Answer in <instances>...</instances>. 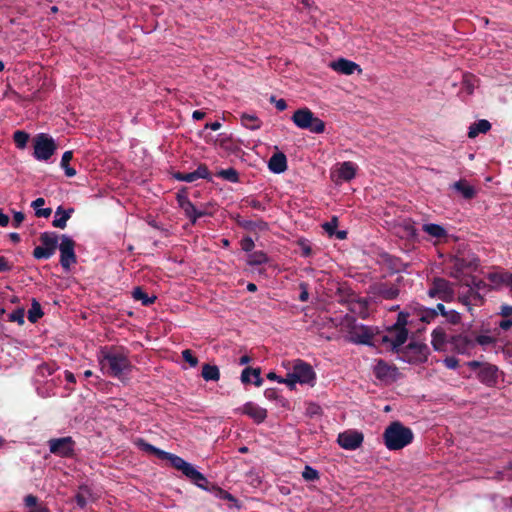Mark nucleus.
<instances>
[{"label": "nucleus", "mask_w": 512, "mask_h": 512, "mask_svg": "<svg viewBox=\"0 0 512 512\" xmlns=\"http://www.w3.org/2000/svg\"><path fill=\"white\" fill-rule=\"evenodd\" d=\"M172 176L174 179H176L178 181H183V182H188V183H192L195 181L193 172H189V173L174 172L172 174Z\"/></svg>", "instance_id": "nucleus-54"}, {"label": "nucleus", "mask_w": 512, "mask_h": 512, "mask_svg": "<svg viewBox=\"0 0 512 512\" xmlns=\"http://www.w3.org/2000/svg\"><path fill=\"white\" fill-rule=\"evenodd\" d=\"M501 480L512 481V463H509L501 471L498 472Z\"/></svg>", "instance_id": "nucleus-56"}, {"label": "nucleus", "mask_w": 512, "mask_h": 512, "mask_svg": "<svg viewBox=\"0 0 512 512\" xmlns=\"http://www.w3.org/2000/svg\"><path fill=\"white\" fill-rule=\"evenodd\" d=\"M269 261V257L264 251H254L248 254L247 264L250 266H258L266 264Z\"/></svg>", "instance_id": "nucleus-38"}, {"label": "nucleus", "mask_w": 512, "mask_h": 512, "mask_svg": "<svg viewBox=\"0 0 512 512\" xmlns=\"http://www.w3.org/2000/svg\"><path fill=\"white\" fill-rule=\"evenodd\" d=\"M243 414L252 418L256 423H262L267 418V410L253 402H247L241 408Z\"/></svg>", "instance_id": "nucleus-22"}, {"label": "nucleus", "mask_w": 512, "mask_h": 512, "mask_svg": "<svg viewBox=\"0 0 512 512\" xmlns=\"http://www.w3.org/2000/svg\"><path fill=\"white\" fill-rule=\"evenodd\" d=\"M212 490L215 492V496L218 497L219 499L232 502L236 501V498L232 494L216 485H212Z\"/></svg>", "instance_id": "nucleus-49"}, {"label": "nucleus", "mask_w": 512, "mask_h": 512, "mask_svg": "<svg viewBox=\"0 0 512 512\" xmlns=\"http://www.w3.org/2000/svg\"><path fill=\"white\" fill-rule=\"evenodd\" d=\"M406 353H413L410 362H426L429 354V348L424 343L410 342L405 347Z\"/></svg>", "instance_id": "nucleus-19"}, {"label": "nucleus", "mask_w": 512, "mask_h": 512, "mask_svg": "<svg viewBox=\"0 0 512 512\" xmlns=\"http://www.w3.org/2000/svg\"><path fill=\"white\" fill-rule=\"evenodd\" d=\"M494 338L488 335H479L475 339V344L478 343L479 345H489L494 343Z\"/></svg>", "instance_id": "nucleus-61"}, {"label": "nucleus", "mask_w": 512, "mask_h": 512, "mask_svg": "<svg viewBox=\"0 0 512 512\" xmlns=\"http://www.w3.org/2000/svg\"><path fill=\"white\" fill-rule=\"evenodd\" d=\"M53 138L46 134H39L34 138V156L38 160H48L56 150Z\"/></svg>", "instance_id": "nucleus-11"}, {"label": "nucleus", "mask_w": 512, "mask_h": 512, "mask_svg": "<svg viewBox=\"0 0 512 512\" xmlns=\"http://www.w3.org/2000/svg\"><path fill=\"white\" fill-rule=\"evenodd\" d=\"M409 309L413 311L415 318L419 319L422 323H431L438 316V311L433 308H427L421 304H412Z\"/></svg>", "instance_id": "nucleus-20"}, {"label": "nucleus", "mask_w": 512, "mask_h": 512, "mask_svg": "<svg viewBox=\"0 0 512 512\" xmlns=\"http://www.w3.org/2000/svg\"><path fill=\"white\" fill-rule=\"evenodd\" d=\"M414 433L411 428L399 421L390 423L384 430V444L390 451L403 449L413 442Z\"/></svg>", "instance_id": "nucleus-3"}, {"label": "nucleus", "mask_w": 512, "mask_h": 512, "mask_svg": "<svg viewBox=\"0 0 512 512\" xmlns=\"http://www.w3.org/2000/svg\"><path fill=\"white\" fill-rule=\"evenodd\" d=\"M91 489L87 485L79 486V489L74 497L78 507L84 508L88 503V499L91 497Z\"/></svg>", "instance_id": "nucleus-35"}, {"label": "nucleus", "mask_w": 512, "mask_h": 512, "mask_svg": "<svg viewBox=\"0 0 512 512\" xmlns=\"http://www.w3.org/2000/svg\"><path fill=\"white\" fill-rule=\"evenodd\" d=\"M451 350L458 354H470L475 347V341L467 335L458 334L449 338Z\"/></svg>", "instance_id": "nucleus-16"}, {"label": "nucleus", "mask_w": 512, "mask_h": 512, "mask_svg": "<svg viewBox=\"0 0 512 512\" xmlns=\"http://www.w3.org/2000/svg\"><path fill=\"white\" fill-rule=\"evenodd\" d=\"M270 102L274 103L276 109L279 111H284L287 108V103L284 99H276L275 96H271Z\"/></svg>", "instance_id": "nucleus-63"}, {"label": "nucleus", "mask_w": 512, "mask_h": 512, "mask_svg": "<svg viewBox=\"0 0 512 512\" xmlns=\"http://www.w3.org/2000/svg\"><path fill=\"white\" fill-rule=\"evenodd\" d=\"M24 315H25V309L23 307H20L9 314L8 320L10 322H16L19 325L24 324Z\"/></svg>", "instance_id": "nucleus-47"}, {"label": "nucleus", "mask_w": 512, "mask_h": 512, "mask_svg": "<svg viewBox=\"0 0 512 512\" xmlns=\"http://www.w3.org/2000/svg\"><path fill=\"white\" fill-rule=\"evenodd\" d=\"M363 434L355 430L345 431L338 435V444L346 450H355L359 448L363 442Z\"/></svg>", "instance_id": "nucleus-15"}, {"label": "nucleus", "mask_w": 512, "mask_h": 512, "mask_svg": "<svg viewBox=\"0 0 512 512\" xmlns=\"http://www.w3.org/2000/svg\"><path fill=\"white\" fill-rule=\"evenodd\" d=\"M432 341L431 344L436 351H445L446 345L449 344V339L447 338V334L442 327H437L432 331L431 334Z\"/></svg>", "instance_id": "nucleus-28"}, {"label": "nucleus", "mask_w": 512, "mask_h": 512, "mask_svg": "<svg viewBox=\"0 0 512 512\" xmlns=\"http://www.w3.org/2000/svg\"><path fill=\"white\" fill-rule=\"evenodd\" d=\"M403 280V277H398L396 283L389 282H376L370 286V293L374 297H379L385 300H394L398 298L400 289L398 284Z\"/></svg>", "instance_id": "nucleus-10"}, {"label": "nucleus", "mask_w": 512, "mask_h": 512, "mask_svg": "<svg viewBox=\"0 0 512 512\" xmlns=\"http://www.w3.org/2000/svg\"><path fill=\"white\" fill-rule=\"evenodd\" d=\"M182 358L189 363L191 367H196L199 363L198 358L193 354L190 349H185L182 351Z\"/></svg>", "instance_id": "nucleus-52"}, {"label": "nucleus", "mask_w": 512, "mask_h": 512, "mask_svg": "<svg viewBox=\"0 0 512 512\" xmlns=\"http://www.w3.org/2000/svg\"><path fill=\"white\" fill-rule=\"evenodd\" d=\"M299 246L301 248V255L303 257H310L312 255V248L310 246V244L308 243V241H305V240H301L299 241Z\"/></svg>", "instance_id": "nucleus-58"}, {"label": "nucleus", "mask_w": 512, "mask_h": 512, "mask_svg": "<svg viewBox=\"0 0 512 512\" xmlns=\"http://www.w3.org/2000/svg\"><path fill=\"white\" fill-rule=\"evenodd\" d=\"M378 262L387 268L391 274L399 273L406 269V264L399 257L386 252L379 255Z\"/></svg>", "instance_id": "nucleus-17"}, {"label": "nucleus", "mask_w": 512, "mask_h": 512, "mask_svg": "<svg viewBox=\"0 0 512 512\" xmlns=\"http://www.w3.org/2000/svg\"><path fill=\"white\" fill-rule=\"evenodd\" d=\"M291 119L298 128L308 130L311 133L320 134L325 131V122L316 117L307 107L296 110Z\"/></svg>", "instance_id": "nucleus-4"}, {"label": "nucleus", "mask_w": 512, "mask_h": 512, "mask_svg": "<svg viewBox=\"0 0 512 512\" xmlns=\"http://www.w3.org/2000/svg\"><path fill=\"white\" fill-rule=\"evenodd\" d=\"M241 123L244 127L250 130H258L262 125L261 120L257 116L246 113L241 115Z\"/></svg>", "instance_id": "nucleus-40"}, {"label": "nucleus", "mask_w": 512, "mask_h": 512, "mask_svg": "<svg viewBox=\"0 0 512 512\" xmlns=\"http://www.w3.org/2000/svg\"><path fill=\"white\" fill-rule=\"evenodd\" d=\"M13 140L18 148L23 149L29 140V134L25 131L17 130L13 134Z\"/></svg>", "instance_id": "nucleus-44"}, {"label": "nucleus", "mask_w": 512, "mask_h": 512, "mask_svg": "<svg viewBox=\"0 0 512 512\" xmlns=\"http://www.w3.org/2000/svg\"><path fill=\"white\" fill-rule=\"evenodd\" d=\"M422 229L425 233L437 239L443 238L447 235L444 227L434 223L424 224Z\"/></svg>", "instance_id": "nucleus-39"}, {"label": "nucleus", "mask_w": 512, "mask_h": 512, "mask_svg": "<svg viewBox=\"0 0 512 512\" xmlns=\"http://www.w3.org/2000/svg\"><path fill=\"white\" fill-rule=\"evenodd\" d=\"M99 362L111 377L123 381L132 371L129 352L123 347H104L100 351Z\"/></svg>", "instance_id": "nucleus-2"}, {"label": "nucleus", "mask_w": 512, "mask_h": 512, "mask_svg": "<svg viewBox=\"0 0 512 512\" xmlns=\"http://www.w3.org/2000/svg\"><path fill=\"white\" fill-rule=\"evenodd\" d=\"M408 329L393 330V327L387 329V334L381 336L382 343H389L391 351L399 352L400 347L408 339Z\"/></svg>", "instance_id": "nucleus-13"}, {"label": "nucleus", "mask_w": 512, "mask_h": 512, "mask_svg": "<svg viewBox=\"0 0 512 512\" xmlns=\"http://www.w3.org/2000/svg\"><path fill=\"white\" fill-rule=\"evenodd\" d=\"M486 278L494 284L495 287H499L501 285H505L510 288L512 291V273L506 270H499L494 272H489L486 275Z\"/></svg>", "instance_id": "nucleus-23"}, {"label": "nucleus", "mask_w": 512, "mask_h": 512, "mask_svg": "<svg viewBox=\"0 0 512 512\" xmlns=\"http://www.w3.org/2000/svg\"><path fill=\"white\" fill-rule=\"evenodd\" d=\"M180 208L183 210L185 216H190L195 213L197 207L190 201L182 205Z\"/></svg>", "instance_id": "nucleus-64"}, {"label": "nucleus", "mask_w": 512, "mask_h": 512, "mask_svg": "<svg viewBox=\"0 0 512 512\" xmlns=\"http://www.w3.org/2000/svg\"><path fill=\"white\" fill-rule=\"evenodd\" d=\"M491 129V123L486 119H481L469 127L468 137L476 138L480 133H487Z\"/></svg>", "instance_id": "nucleus-33"}, {"label": "nucleus", "mask_w": 512, "mask_h": 512, "mask_svg": "<svg viewBox=\"0 0 512 512\" xmlns=\"http://www.w3.org/2000/svg\"><path fill=\"white\" fill-rule=\"evenodd\" d=\"M45 204V199L44 198H37L35 199L31 206L35 209V215L37 217H44V218H48L51 213H52V209L51 208H44V209H40V206H43Z\"/></svg>", "instance_id": "nucleus-42"}, {"label": "nucleus", "mask_w": 512, "mask_h": 512, "mask_svg": "<svg viewBox=\"0 0 512 512\" xmlns=\"http://www.w3.org/2000/svg\"><path fill=\"white\" fill-rule=\"evenodd\" d=\"M444 317L448 323L453 325H456L461 321V315L456 310H447L446 315Z\"/></svg>", "instance_id": "nucleus-53"}, {"label": "nucleus", "mask_w": 512, "mask_h": 512, "mask_svg": "<svg viewBox=\"0 0 512 512\" xmlns=\"http://www.w3.org/2000/svg\"><path fill=\"white\" fill-rule=\"evenodd\" d=\"M13 264L4 256L0 255V272H10Z\"/></svg>", "instance_id": "nucleus-59"}, {"label": "nucleus", "mask_w": 512, "mask_h": 512, "mask_svg": "<svg viewBox=\"0 0 512 512\" xmlns=\"http://www.w3.org/2000/svg\"><path fill=\"white\" fill-rule=\"evenodd\" d=\"M243 202L247 205V206H250L251 208L253 209H256V210H260V211H265L266 210V207L262 204V202H260L259 200L257 199H254V198H246L243 200Z\"/></svg>", "instance_id": "nucleus-55"}, {"label": "nucleus", "mask_w": 512, "mask_h": 512, "mask_svg": "<svg viewBox=\"0 0 512 512\" xmlns=\"http://www.w3.org/2000/svg\"><path fill=\"white\" fill-rule=\"evenodd\" d=\"M176 200H177V203H178L179 207H181L185 203L190 202V199L187 196V189L186 188H182L181 190H179L177 192Z\"/></svg>", "instance_id": "nucleus-57"}, {"label": "nucleus", "mask_w": 512, "mask_h": 512, "mask_svg": "<svg viewBox=\"0 0 512 512\" xmlns=\"http://www.w3.org/2000/svg\"><path fill=\"white\" fill-rule=\"evenodd\" d=\"M374 331L372 327L365 325H355L349 331V340L355 344L374 346Z\"/></svg>", "instance_id": "nucleus-12"}, {"label": "nucleus", "mask_w": 512, "mask_h": 512, "mask_svg": "<svg viewBox=\"0 0 512 512\" xmlns=\"http://www.w3.org/2000/svg\"><path fill=\"white\" fill-rule=\"evenodd\" d=\"M24 504L30 508L28 512H50L49 508L45 504L39 503L38 497L33 494L25 496Z\"/></svg>", "instance_id": "nucleus-34"}, {"label": "nucleus", "mask_w": 512, "mask_h": 512, "mask_svg": "<svg viewBox=\"0 0 512 512\" xmlns=\"http://www.w3.org/2000/svg\"><path fill=\"white\" fill-rule=\"evenodd\" d=\"M235 222L239 227H241L247 231H250V232H255L257 230H259V231L268 230V223L262 219L246 220V219L242 218L240 215H238L235 218Z\"/></svg>", "instance_id": "nucleus-25"}, {"label": "nucleus", "mask_w": 512, "mask_h": 512, "mask_svg": "<svg viewBox=\"0 0 512 512\" xmlns=\"http://www.w3.org/2000/svg\"><path fill=\"white\" fill-rule=\"evenodd\" d=\"M293 376L300 384H312L315 380V372L312 366L300 359L294 362Z\"/></svg>", "instance_id": "nucleus-14"}, {"label": "nucleus", "mask_w": 512, "mask_h": 512, "mask_svg": "<svg viewBox=\"0 0 512 512\" xmlns=\"http://www.w3.org/2000/svg\"><path fill=\"white\" fill-rule=\"evenodd\" d=\"M60 236L56 232H43L39 236L41 245L36 246L32 255L37 260H48L56 252L59 247Z\"/></svg>", "instance_id": "nucleus-5"}, {"label": "nucleus", "mask_w": 512, "mask_h": 512, "mask_svg": "<svg viewBox=\"0 0 512 512\" xmlns=\"http://www.w3.org/2000/svg\"><path fill=\"white\" fill-rule=\"evenodd\" d=\"M427 294L430 298L450 302L454 298L453 284L444 278L436 277L433 279Z\"/></svg>", "instance_id": "nucleus-8"}, {"label": "nucleus", "mask_w": 512, "mask_h": 512, "mask_svg": "<svg viewBox=\"0 0 512 512\" xmlns=\"http://www.w3.org/2000/svg\"><path fill=\"white\" fill-rule=\"evenodd\" d=\"M241 249L247 253H252L255 247L254 240L250 236H245L240 241Z\"/></svg>", "instance_id": "nucleus-51"}, {"label": "nucleus", "mask_w": 512, "mask_h": 512, "mask_svg": "<svg viewBox=\"0 0 512 512\" xmlns=\"http://www.w3.org/2000/svg\"><path fill=\"white\" fill-rule=\"evenodd\" d=\"M132 297L134 300L141 301L142 305L144 306L152 305L157 299L156 296L149 297L148 294L142 289V287L139 286L133 289Z\"/></svg>", "instance_id": "nucleus-36"}, {"label": "nucleus", "mask_w": 512, "mask_h": 512, "mask_svg": "<svg viewBox=\"0 0 512 512\" xmlns=\"http://www.w3.org/2000/svg\"><path fill=\"white\" fill-rule=\"evenodd\" d=\"M466 365L474 371H477L478 380L488 386L494 387L498 382L499 369L496 365L472 360L466 363Z\"/></svg>", "instance_id": "nucleus-6"}, {"label": "nucleus", "mask_w": 512, "mask_h": 512, "mask_svg": "<svg viewBox=\"0 0 512 512\" xmlns=\"http://www.w3.org/2000/svg\"><path fill=\"white\" fill-rule=\"evenodd\" d=\"M44 315L40 303L36 299H32L31 308L28 310V320L36 323Z\"/></svg>", "instance_id": "nucleus-41"}, {"label": "nucleus", "mask_w": 512, "mask_h": 512, "mask_svg": "<svg viewBox=\"0 0 512 512\" xmlns=\"http://www.w3.org/2000/svg\"><path fill=\"white\" fill-rule=\"evenodd\" d=\"M135 444L140 450L149 454H153L161 460L169 461L171 467L181 471L182 474L197 487L206 491L212 490L213 484L210 483L208 479L201 472H199L192 464L186 462L182 457L161 450L155 447L154 445L148 443L143 438H138L135 441Z\"/></svg>", "instance_id": "nucleus-1"}, {"label": "nucleus", "mask_w": 512, "mask_h": 512, "mask_svg": "<svg viewBox=\"0 0 512 512\" xmlns=\"http://www.w3.org/2000/svg\"><path fill=\"white\" fill-rule=\"evenodd\" d=\"M468 287L475 288V290L479 291L480 293L481 291L488 292L491 290V286L489 284H487L484 280L476 277L472 278L471 283L468 284Z\"/></svg>", "instance_id": "nucleus-45"}, {"label": "nucleus", "mask_w": 512, "mask_h": 512, "mask_svg": "<svg viewBox=\"0 0 512 512\" xmlns=\"http://www.w3.org/2000/svg\"><path fill=\"white\" fill-rule=\"evenodd\" d=\"M302 477L306 480V481H315V480H318L320 478V475H319V472L314 469L313 467L309 466V465H306L303 472H302Z\"/></svg>", "instance_id": "nucleus-48"}, {"label": "nucleus", "mask_w": 512, "mask_h": 512, "mask_svg": "<svg viewBox=\"0 0 512 512\" xmlns=\"http://www.w3.org/2000/svg\"><path fill=\"white\" fill-rule=\"evenodd\" d=\"M413 311L409 309V307L405 311H401L398 316L396 322L391 326L393 330H401L407 329V326H411L413 324Z\"/></svg>", "instance_id": "nucleus-32"}, {"label": "nucleus", "mask_w": 512, "mask_h": 512, "mask_svg": "<svg viewBox=\"0 0 512 512\" xmlns=\"http://www.w3.org/2000/svg\"><path fill=\"white\" fill-rule=\"evenodd\" d=\"M357 166L351 161L343 162L337 170V178L341 181H351L356 176Z\"/></svg>", "instance_id": "nucleus-29"}, {"label": "nucleus", "mask_w": 512, "mask_h": 512, "mask_svg": "<svg viewBox=\"0 0 512 512\" xmlns=\"http://www.w3.org/2000/svg\"><path fill=\"white\" fill-rule=\"evenodd\" d=\"M217 176L222 178V179H224V180H227V181H229L231 183L239 182V173L234 168H228V169L220 170L217 173Z\"/></svg>", "instance_id": "nucleus-43"}, {"label": "nucleus", "mask_w": 512, "mask_h": 512, "mask_svg": "<svg viewBox=\"0 0 512 512\" xmlns=\"http://www.w3.org/2000/svg\"><path fill=\"white\" fill-rule=\"evenodd\" d=\"M241 381L243 384L253 383L257 387L262 386L261 369L246 367L241 373Z\"/></svg>", "instance_id": "nucleus-27"}, {"label": "nucleus", "mask_w": 512, "mask_h": 512, "mask_svg": "<svg viewBox=\"0 0 512 512\" xmlns=\"http://www.w3.org/2000/svg\"><path fill=\"white\" fill-rule=\"evenodd\" d=\"M278 382L279 383H285L291 389H293L295 384L298 383V380H295V377L293 376V371H292L290 373H287L286 378L278 379Z\"/></svg>", "instance_id": "nucleus-60"}, {"label": "nucleus", "mask_w": 512, "mask_h": 512, "mask_svg": "<svg viewBox=\"0 0 512 512\" xmlns=\"http://www.w3.org/2000/svg\"><path fill=\"white\" fill-rule=\"evenodd\" d=\"M443 362L448 369H456L459 366V360L453 356L446 357Z\"/></svg>", "instance_id": "nucleus-62"}, {"label": "nucleus", "mask_w": 512, "mask_h": 512, "mask_svg": "<svg viewBox=\"0 0 512 512\" xmlns=\"http://www.w3.org/2000/svg\"><path fill=\"white\" fill-rule=\"evenodd\" d=\"M195 181L198 179L211 180V174L205 164H200L195 171H193Z\"/></svg>", "instance_id": "nucleus-46"}, {"label": "nucleus", "mask_w": 512, "mask_h": 512, "mask_svg": "<svg viewBox=\"0 0 512 512\" xmlns=\"http://www.w3.org/2000/svg\"><path fill=\"white\" fill-rule=\"evenodd\" d=\"M452 188L455 189L458 193L462 195V197L466 200H471L476 196L475 188L470 185L465 179H460L452 185Z\"/></svg>", "instance_id": "nucleus-31"}, {"label": "nucleus", "mask_w": 512, "mask_h": 512, "mask_svg": "<svg viewBox=\"0 0 512 512\" xmlns=\"http://www.w3.org/2000/svg\"><path fill=\"white\" fill-rule=\"evenodd\" d=\"M201 376L206 381H218L220 379L219 368L216 365L204 364Z\"/></svg>", "instance_id": "nucleus-37"}, {"label": "nucleus", "mask_w": 512, "mask_h": 512, "mask_svg": "<svg viewBox=\"0 0 512 512\" xmlns=\"http://www.w3.org/2000/svg\"><path fill=\"white\" fill-rule=\"evenodd\" d=\"M73 212V208L65 210L62 206H59L55 211V216L54 220L52 221V225L55 228L64 229L67 225V221L70 219Z\"/></svg>", "instance_id": "nucleus-30"}, {"label": "nucleus", "mask_w": 512, "mask_h": 512, "mask_svg": "<svg viewBox=\"0 0 512 512\" xmlns=\"http://www.w3.org/2000/svg\"><path fill=\"white\" fill-rule=\"evenodd\" d=\"M459 302L467 307L468 311L472 313L473 306H481L485 302L484 295L479 291H476L475 288H468L466 293L461 294L459 297Z\"/></svg>", "instance_id": "nucleus-18"}, {"label": "nucleus", "mask_w": 512, "mask_h": 512, "mask_svg": "<svg viewBox=\"0 0 512 512\" xmlns=\"http://www.w3.org/2000/svg\"><path fill=\"white\" fill-rule=\"evenodd\" d=\"M337 227H338V218L336 216H333L330 221L325 222L322 225V228L325 230V232L329 236H333L334 235Z\"/></svg>", "instance_id": "nucleus-50"}, {"label": "nucleus", "mask_w": 512, "mask_h": 512, "mask_svg": "<svg viewBox=\"0 0 512 512\" xmlns=\"http://www.w3.org/2000/svg\"><path fill=\"white\" fill-rule=\"evenodd\" d=\"M395 372L396 367L390 366L384 360H379L373 370L375 377L381 381L393 380Z\"/></svg>", "instance_id": "nucleus-24"}, {"label": "nucleus", "mask_w": 512, "mask_h": 512, "mask_svg": "<svg viewBox=\"0 0 512 512\" xmlns=\"http://www.w3.org/2000/svg\"><path fill=\"white\" fill-rule=\"evenodd\" d=\"M330 67L334 71L344 75H352L355 71H358L359 73L362 72V69L357 63L345 58H340L336 61H332L330 63Z\"/></svg>", "instance_id": "nucleus-21"}, {"label": "nucleus", "mask_w": 512, "mask_h": 512, "mask_svg": "<svg viewBox=\"0 0 512 512\" xmlns=\"http://www.w3.org/2000/svg\"><path fill=\"white\" fill-rule=\"evenodd\" d=\"M76 242L68 235H60V265L65 271H69L71 266L77 263L75 253Z\"/></svg>", "instance_id": "nucleus-7"}, {"label": "nucleus", "mask_w": 512, "mask_h": 512, "mask_svg": "<svg viewBox=\"0 0 512 512\" xmlns=\"http://www.w3.org/2000/svg\"><path fill=\"white\" fill-rule=\"evenodd\" d=\"M287 158L283 152L274 153L268 161V168L275 174H281L287 170Z\"/></svg>", "instance_id": "nucleus-26"}, {"label": "nucleus", "mask_w": 512, "mask_h": 512, "mask_svg": "<svg viewBox=\"0 0 512 512\" xmlns=\"http://www.w3.org/2000/svg\"><path fill=\"white\" fill-rule=\"evenodd\" d=\"M75 441L71 436L52 438L48 441L49 451L62 458L75 456Z\"/></svg>", "instance_id": "nucleus-9"}]
</instances>
